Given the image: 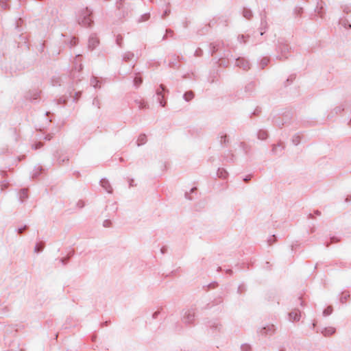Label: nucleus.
Instances as JSON below:
<instances>
[{"instance_id": "obj_10", "label": "nucleus", "mask_w": 351, "mask_h": 351, "mask_svg": "<svg viewBox=\"0 0 351 351\" xmlns=\"http://www.w3.org/2000/svg\"><path fill=\"white\" fill-rule=\"evenodd\" d=\"M335 329L332 327H329V328H324V330H322V333L324 335V336H330L331 335H332L333 333H335Z\"/></svg>"}, {"instance_id": "obj_23", "label": "nucleus", "mask_w": 351, "mask_h": 351, "mask_svg": "<svg viewBox=\"0 0 351 351\" xmlns=\"http://www.w3.org/2000/svg\"><path fill=\"white\" fill-rule=\"evenodd\" d=\"M350 295H343L341 298V302H344V301H346L348 298H349Z\"/></svg>"}, {"instance_id": "obj_42", "label": "nucleus", "mask_w": 351, "mask_h": 351, "mask_svg": "<svg viewBox=\"0 0 351 351\" xmlns=\"http://www.w3.org/2000/svg\"><path fill=\"white\" fill-rule=\"evenodd\" d=\"M195 189V188H193L191 189V191H193Z\"/></svg>"}, {"instance_id": "obj_35", "label": "nucleus", "mask_w": 351, "mask_h": 351, "mask_svg": "<svg viewBox=\"0 0 351 351\" xmlns=\"http://www.w3.org/2000/svg\"><path fill=\"white\" fill-rule=\"evenodd\" d=\"M66 100H67V99H66V98L64 99H63V102H64V103H65V102L66 101Z\"/></svg>"}, {"instance_id": "obj_6", "label": "nucleus", "mask_w": 351, "mask_h": 351, "mask_svg": "<svg viewBox=\"0 0 351 351\" xmlns=\"http://www.w3.org/2000/svg\"><path fill=\"white\" fill-rule=\"evenodd\" d=\"M284 149V146L282 143H279L277 145H274L271 152L274 154H280L282 152V150Z\"/></svg>"}, {"instance_id": "obj_41", "label": "nucleus", "mask_w": 351, "mask_h": 351, "mask_svg": "<svg viewBox=\"0 0 351 351\" xmlns=\"http://www.w3.org/2000/svg\"><path fill=\"white\" fill-rule=\"evenodd\" d=\"M316 214L319 215V214H320V213H319V211H317V212H316Z\"/></svg>"}, {"instance_id": "obj_40", "label": "nucleus", "mask_w": 351, "mask_h": 351, "mask_svg": "<svg viewBox=\"0 0 351 351\" xmlns=\"http://www.w3.org/2000/svg\"><path fill=\"white\" fill-rule=\"evenodd\" d=\"M349 125H351V118H350V122H349Z\"/></svg>"}, {"instance_id": "obj_1", "label": "nucleus", "mask_w": 351, "mask_h": 351, "mask_svg": "<svg viewBox=\"0 0 351 351\" xmlns=\"http://www.w3.org/2000/svg\"><path fill=\"white\" fill-rule=\"evenodd\" d=\"M195 317V313L193 309H189L184 312L182 316V322L185 324L189 325L193 323Z\"/></svg>"}, {"instance_id": "obj_28", "label": "nucleus", "mask_w": 351, "mask_h": 351, "mask_svg": "<svg viewBox=\"0 0 351 351\" xmlns=\"http://www.w3.org/2000/svg\"><path fill=\"white\" fill-rule=\"evenodd\" d=\"M227 138L226 135H224V136H222L221 137V142L222 143L223 141H226V138Z\"/></svg>"}, {"instance_id": "obj_19", "label": "nucleus", "mask_w": 351, "mask_h": 351, "mask_svg": "<svg viewBox=\"0 0 351 351\" xmlns=\"http://www.w3.org/2000/svg\"><path fill=\"white\" fill-rule=\"evenodd\" d=\"M43 146V143L40 142L36 143L34 145H32V148L34 149H38L40 148Z\"/></svg>"}, {"instance_id": "obj_39", "label": "nucleus", "mask_w": 351, "mask_h": 351, "mask_svg": "<svg viewBox=\"0 0 351 351\" xmlns=\"http://www.w3.org/2000/svg\"><path fill=\"white\" fill-rule=\"evenodd\" d=\"M132 184H133V180L131 181V182L130 183V185L131 186Z\"/></svg>"}, {"instance_id": "obj_5", "label": "nucleus", "mask_w": 351, "mask_h": 351, "mask_svg": "<svg viewBox=\"0 0 351 351\" xmlns=\"http://www.w3.org/2000/svg\"><path fill=\"white\" fill-rule=\"evenodd\" d=\"M208 326L215 331H220L222 328L221 323L216 320L210 322Z\"/></svg>"}, {"instance_id": "obj_18", "label": "nucleus", "mask_w": 351, "mask_h": 351, "mask_svg": "<svg viewBox=\"0 0 351 351\" xmlns=\"http://www.w3.org/2000/svg\"><path fill=\"white\" fill-rule=\"evenodd\" d=\"M292 141H293V143L294 145H298V144L300 143V136H294V137L293 138Z\"/></svg>"}, {"instance_id": "obj_24", "label": "nucleus", "mask_w": 351, "mask_h": 351, "mask_svg": "<svg viewBox=\"0 0 351 351\" xmlns=\"http://www.w3.org/2000/svg\"><path fill=\"white\" fill-rule=\"evenodd\" d=\"M84 203L82 201L80 200L77 202V206L79 208H82V207H84Z\"/></svg>"}, {"instance_id": "obj_8", "label": "nucleus", "mask_w": 351, "mask_h": 351, "mask_svg": "<svg viewBox=\"0 0 351 351\" xmlns=\"http://www.w3.org/2000/svg\"><path fill=\"white\" fill-rule=\"evenodd\" d=\"M268 136L267 132L263 130H260L257 133V137L260 140H265Z\"/></svg>"}, {"instance_id": "obj_13", "label": "nucleus", "mask_w": 351, "mask_h": 351, "mask_svg": "<svg viewBox=\"0 0 351 351\" xmlns=\"http://www.w3.org/2000/svg\"><path fill=\"white\" fill-rule=\"evenodd\" d=\"M146 141H147V137H146L145 134H141L138 136V140H137V145L140 146L141 145L145 144Z\"/></svg>"}, {"instance_id": "obj_11", "label": "nucleus", "mask_w": 351, "mask_h": 351, "mask_svg": "<svg viewBox=\"0 0 351 351\" xmlns=\"http://www.w3.org/2000/svg\"><path fill=\"white\" fill-rule=\"evenodd\" d=\"M193 97H194V93L191 90L187 91L183 95V98L186 101H191Z\"/></svg>"}, {"instance_id": "obj_29", "label": "nucleus", "mask_w": 351, "mask_h": 351, "mask_svg": "<svg viewBox=\"0 0 351 351\" xmlns=\"http://www.w3.org/2000/svg\"><path fill=\"white\" fill-rule=\"evenodd\" d=\"M160 251H161V253H162V254H165V252H166V248H165V247H162V248L160 249Z\"/></svg>"}, {"instance_id": "obj_7", "label": "nucleus", "mask_w": 351, "mask_h": 351, "mask_svg": "<svg viewBox=\"0 0 351 351\" xmlns=\"http://www.w3.org/2000/svg\"><path fill=\"white\" fill-rule=\"evenodd\" d=\"M100 183H101V186L108 193H111L112 191V189L108 182V180L106 179H102L101 181H100Z\"/></svg>"}, {"instance_id": "obj_32", "label": "nucleus", "mask_w": 351, "mask_h": 351, "mask_svg": "<svg viewBox=\"0 0 351 351\" xmlns=\"http://www.w3.org/2000/svg\"><path fill=\"white\" fill-rule=\"evenodd\" d=\"M158 315V312H155L154 314H153V317L154 318H156L157 317V315Z\"/></svg>"}, {"instance_id": "obj_2", "label": "nucleus", "mask_w": 351, "mask_h": 351, "mask_svg": "<svg viewBox=\"0 0 351 351\" xmlns=\"http://www.w3.org/2000/svg\"><path fill=\"white\" fill-rule=\"evenodd\" d=\"M276 330V328L274 325H267L263 328H262L259 332L261 333V335H264V336H266V335H271L272 334L274 333Z\"/></svg>"}, {"instance_id": "obj_27", "label": "nucleus", "mask_w": 351, "mask_h": 351, "mask_svg": "<svg viewBox=\"0 0 351 351\" xmlns=\"http://www.w3.org/2000/svg\"><path fill=\"white\" fill-rule=\"evenodd\" d=\"M66 261H67V258H61L60 259V261L62 262V264H66Z\"/></svg>"}, {"instance_id": "obj_9", "label": "nucleus", "mask_w": 351, "mask_h": 351, "mask_svg": "<svg viewBox=\"0 0 351 351\" xmlns=\"http://www.w3.org/2000/svg\"><path fill=\"white\" fill-rule=\"evenodd\" d=\"M19 195L21 202H23L26 198H27V189H21L19 193Z\"/></svg>"}, {"instance_id": "obj_37", "label": "nucleus", "mask_w": 351, "mask_h": 351, "mask_svg": "<svg viewBox=\"0 0 351 351\" xmlns=\"http://www.w3.org/2000/svg\"><path fill=\"white\" fill-rule=\"evenodd\" d=\"M336 110H337V112L338 111H341V109H340V108H337Z\"/></svg>"}, {"instance_id": "obj_31", "label": "nucleus", "mask_w": 351, "mask_h": 351, "mask_svg": "<svg viewBox=\"0 0 351 351\" xmlns=\"http://www.w3.org/2000/svg\"><path fill=\"white\" fill-rule=\"evenodd\" d=\"M331 243L337 242V239L335 237H332L331 239Z\"/></svg>"}, {"instance_id": "obj_21", "label": "nucleus", "mask_w": 351, "mask_h": 351, "mask_svg": "<svg viewBox=\"0 0 351 351\" xmlns=\"http://www.w3.org/2000/svg\"><path fill=\"white\" fill-rule=\"evenodd\" d=\"M104 227H110L111 225V221L110 220H105L103 223Z\"/></svg>"}, {"instance_id": "obj_30", "label": "nucleus", "mask_w": 351, "mask_h": 351, "mask_svg": "<svg viewBox=\"0 0 351 351\" xmlns=\"http://www.w3.org/2000/svg\"><path fill=\"white\" fill-rule=\"evenodd\" d=\"M69 159L66 158H64L62 160H59V163L64 162L65 160H68Z\"/></svg>"}, {"instance_id": "obj_15", "label": "nucleus", "mask_w": 351, "mask_h": 351, "mask_svg": "<svg viewBox=\"0 0 351 351\" xmlns=\"http://www.w3.org/2000/svg\"><path fill=\"white\" fill-rule=\"evenodd\" d=\"M332 307L329 306L326 308H325L323 311L324 316H328L332 313Z\"/></svg>"}, {"instance_id": "obj_26", "label": "nucleus", "mask_w": 351, "mask_h": 351, "mask_svg": "<svg viewBox=\"0 0 351 351\" xmlns=\"http://www.w3.org/2000/svg\"><path fill=\"white\" fill-rule=\"evenodd\" d=\"M52 138V136L51 134H48L45 137V140L49 141Z\"/></svg>"}, {"instance_id": "obj_33", "label": "nucleus", "mask_w": 351, "mask_h": 351, "mask_svg": "<svg viewBox=\"0 0 351 351\" xmlns=\"http://www.w3.org/2000/svg\"><path fill=\"white\" fill-rule=\"evenodd\" d=\"M350 200H351V196H350V198H349V197H347V198H346V202H349V201H350Z\"/></svg>"}, {"instance_id": "obj_14", "label": "nucleus", "mask_w": 351, "mask_h": 351, "mask_svg": "<svg viewBox=\"0 0 351 351\" xmlns=\"http://www.w3.org/2000/svg\"><path fill=\"white\" fill-rule=\"evenodd\" d=\"M43 248H44L43 243H37L34 247V252L36 253H39L43 251Z\"/></svg>"}, {"instance_id": "obj_25", "label": "nucleus", "mask_w": 351, "mask_h": 351, "mask_svg": "<svg viewBox=\"0 0 351 351\" xmlns=\"http://www.w3.org/2000/svg\"><path fill=\"white\" fill-rule=\"evenodd\" d=\"M141 82V80L140 78L139 79L136 78L135 79L136 86H138Z\"/></svg>"}, {"instance_id": "obj_16", "label": "nucleus", "mask_w": 351, "mask_h": 351, "mask_svg": "<svg viewBox=\"0 0 351 351\" xmlns=\"http://www.w3.org/2000/svg\"><path fill=\"white\" fill-rule=\"evenodd\" d=\"M70 97L72 99L73 101H75L77 100L78 97H80V92H71L70 93Z\"/></svg>"}, {"instance_id": "obj_17", "label": "nucleus", "mask_w": 351, "mask_h": 351, "mask_svg": "<svg viewBox=\"0 0 351 351\" xmlns=\"http://www.w3.org/2000/svg\"><path fill=\"white\" fill-rule=\"evenodd\" d=\"M241 349L242 351H250L251 347L248 344H243L241 346Z\"/></svg>"}, {"instance_id": "obj_20", "label": "nucleus", "mask_w": 351, "mask_h": 351, "mask_svg": "<svg viewBox=\"0 0 351 351\" xmlns=\"http://www.w3.org/2000/svg\"><path fill=\"white\" fill-rule=\"evenodd\" d=\"M276 241V238L275 237V235H272L271 237H270V238L268 239V243L269 245H271L272 243H274L275 241Z\"/></svg>"}, {"instance_id": "obj_12", "label": "nucleus", "mask_w": 351, "mask_h": 351, "mask_svg": "<svg viewBox=\"0 0 351 351\" xmlns=\"http://www.w3.org/2000/svg\"><path fill=\"white\" fill-rule=\"evenodd\" d=\"M217 174L219 178L225 179L228 176V172L223 168H219Z\"/></svg>"}, {"instance_id": "obj_4", "label": "nucleus", "mask_w": 351, "mask_h": 351, "mask_svg": "<svg viewBox=\"0 0 351 351\" xmlns=\"http://www.w3.org/2000/svg\"><path fill=\"white\" fill-rule=\"evenodd\" d=\"M166 89H161L160 90L158 91L156 93V101L162 106H165V101H162V99L165 97V90Z\"/></svg>"}, {"instance_id": "obj_3", "label": "nucleus", "mask_w": 351, "mask_h": 351, "mask_svg": "<svg viewBox=\"0 0 351 351\" xmlns=\"http://www.w3.org/2000/svg\"><path fill=\"white\" fill-rule=\"evenodd\" d=\"M301 317L300 311L298 309H294L289 313V319L291 322L299 321Z\"/></svg>"}, {"instance_id": "obj_36", "label": "nucleus", "mask_w": 351, "mask_h": 351, "mask_svg": "<svg viewBox=\"0 0 351 351\" xmlns=\"http://www.w3.org/2000/svg\"><path fill=\"white\" fill-rule=\"evenodd\" d=\"M329 245H330V243H326V247H328L329 246Z\"/></svg>"}, {"instance_id": "obj_22", "label": "nucleus", "mask_w": 351, "mask_h": 351, "mask_svg": "<svg viewBox=\"0 0 351 351\" xmlns=\"http://www.w3.org/2000/svg\"><path fill=\"white\" fill-rule=\"evenodd\" d=\"M27 228V226H24L22 228H20L17 230V232L19 234H22L23 232Z\"/></svg>"}, {"instance_id": "obj_34", "label": "nucleus", "mask_w": 351, "mask_h": 351, "mask_svg": "<svg viewBox=\"0 0 351 351\" xmlns=\"http://www.w3.org/2000/svg\"><path fill=\"white\" fill-rule=\"evenodd\" d=\"M248 180H249V178H245L244 179V181H245V182H247V181H248Z\"/></svg>"}, {"instance_id": "obj_38", "label": "nucleus", "mask_w": 351, "mask_h": 351, "mask_svg": "<svg viewBox=\"0 0 351 351\" xmlns=\"http://www.w3.org/2000/svg\"><path fill=\"white\" fill-rule=\"evenodd\" d=\"M132 184H133V180L131 181V182L130 183V185L131 186Z\"/></svg>"}]
</instances>
